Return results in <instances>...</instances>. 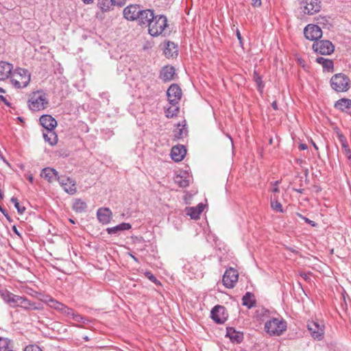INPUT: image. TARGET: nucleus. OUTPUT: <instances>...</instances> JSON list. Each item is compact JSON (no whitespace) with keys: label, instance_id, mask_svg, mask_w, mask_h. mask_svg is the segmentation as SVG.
<instances>
[{"label":"nucleus","instance_id":"obj_8","mask_svg":"<svg viewBox=\"0 0 351 351\" xmlns=\"http://www.w3.org/2000/svg\"><path fill=\"white\" fill-rule=\"evenodd\" d=\"M307 328L315 339L321 340L324 337V328L317 321H308Z\"/></svg>","mask_w":351,"mask_h":351},{"label":"nucleus","instance_id":"obj_16","mask_svg":"<svg viewBox=\"0 0 351 351\" xmlns=\"http://www.w3.org/2000/svg\"><path fill=\"white\" fill-rule=\"evenodd\" d=\"M40 124L47 130H51L57 126L56 120L51 115L45 114L40 118Z\"/></svg>","mask_w":351,"mask_h":351},{"label":"nucleus","instance_id":"obj_41","mask_svg":"<svg viewBox=\"0 0 351 351\" xmlns=\"http://www.w3.org/2000/svg\"><path fill=\"white\" fill-rule=\"evenodd\" d=\"M73 319L77 322V323H82V324H85L86 322L87 321V319L82 317V315H79V314H74L73 317Z\"/></svg>","mask_w":351,"mask_h":351},{"label":"nucleus","instance_id":"obj_39","mask_svg":"<svg viewBox=\"0 0 351 351\" xmlns=\"http://www.w3.org/2000/svg\"><path fill=\"white\" fill-rule=\"evenodd\" d=\"M60 313L67 317H71L72 318L75 314L73 310L71 308H69L66 305H64L63 309L62 310V311Z\"/></svg>","mask_w":351,"mask_h":351},{"label":"nucleus","instance_id":"obj_38","mask_svg":"<svg viewBox=\"0 0 351 351\" xmlns=\"http://www.w3.org/2000/svg\"><path fill=\"white\" fill-rule=\"evenodd\" d=\"M176 49L175 45L173 43L168 42L167 47L165 49V54L167 57H172L173 53H171V49Z\"/></svg>","mask_w":351,"mask_h":351},{"label":"nucleus","instance_id":"obj_3","mask_svg":"<svg viewBox=\"0 0 351 351\" xmlns=\"http://www.w3.org/2000/svg\"><path fill=\"white\" fill-rule=\"evenodd\" d=\"M31 80L29 72L25 69L18 68L11 75V82L16 88L26 87Z\"/></svg>","mask_w":351,"mask_h":351},{"label":"nucleus","instance_id":"obj_25","mask_svg":"<svg viewBox=\"0 0 351 351\" xmlns=\"http://www.w3.org/2000/svg\"><path fill=\"white\" fill-rule=\"evenodd\" d=\"M43 138L51 145H54L58 142V136L53 130H47L46 133H43Z\"/></svg>","mask_w":351,"mask_h":351},{"label":"nucleus","instance_id":"obj_30","mask_svg":"<svg viewBox=\"0 0 351 351\" xmlns=\"http://www.w3.org/2000/svg\"><path fill=\"white\" fill-rule=\"evenodd\" d=\"M47 304L49 305V306H50L51 308H54L57 311H58L59 312H61L62 310L63 309L64 306V304L50 298L47 301Z\"/></svg>","mask_w":351,"mask_h":351},{"label":"nucleus","instance_id":"obj_18","mask_svg":"<svg viewBox=\"0 0 351 351\" xmlns=\"http://www.w3.org/2000/svg\"><path fill=\"white\" fill-rule=\"evenodd\" d=\"M12 69V64L7 62H0V80L8 79L11 75Z\"/></svg>","mask_w":351,"mask_h":351},{"label":"nucleus","instance_id":"obj_15","mask_svg":"<svg viewBox=\"0 0 351 351\" xmlns=\"http://www.w3.org/2000/svg\"><path fill=\"white\" fill-rule=\"evenodd\" d=\"M186 150L184 146L178 145L172 147L171 152V158L176 162H180L182 160L184 156L186 155Z\"/></svg>","mask_w":351,"mask_h":351},{"label":"nucleus","instance_id":"obj_19","mask_svg":"<svg viewBox=\"0 0 351 351\" xmlns=\"http://www.w3.org/2000/svg\"><path fill=\"white\" fill-rule=\"evenodd\" d=\"M98 220L104 224H106L110 221L112 218V212L108 208H101L98 209L97 213Z\"/></svg>","mask_w":351,"mask_h":351},{"label":"nucleus","instance_id":"obj_58","mask_svg":"<svg viewBox=\"0 0 351 351\" xmlns=\"http://www.w3.org/2000/svg\"><path fill=\"white\" fill-rule=\"evenodd\" d=\"M28 178V180H29V181L30 182H32V183L33 182L34 178H33V176H32V175H29V176H28V178Z\"/></svg>","mask_w":351,"mask_h":351},{"label":"nucleus","instance_id":"obj_34","mask_svg":"<svg viewBox=\"0 0 351 351\" xmlns=\"http://www.w3.org/2000/svg\"><path fill=\"white\" fill-rule=\"evenodd\" d=\"M9 344L10 341L8 339L0 337V351L11 350Z\"/></svg>","mask_w":351,"mask_h":351},{"label":"nucleus","instance_id":"obj_6","mask_svg":"<svg viewBox=\"0 0 351 351\" xmlns=\"http://www.w3.org/2000/svg\"><path fill=\"white\" fill-rule=\"evenodd\" d=\"M313 49L322 55H330L334 51L335 47L330 41L322 40L315 41L313 45Z\"/></svg>","mask_w":351,"mask_h":351},{"label":"nucleus","instance_id":"obj_49","mask_svg":"<svg viewBox=\"0 0 351 351\" xmlns=\"http://www.w3.org/2000/svg\"><path fill=\"white\" fill-rule=\"evenodd\" d=\"M337 136L340 143H341V145L347 143L346 137L341 133L337 132Z\"/></svg>","mask_w":351,"mask_h":351},{"label":"nucleus","instance_id":"obj_10","mask_svg":"<svg viewBox=\"0 0 351 351\" xmlns=\"http://www.w3.org/2000/svg\"><path fill=\"white\" fill-rule=\"evenodd\" d=\"M304 34L308 40L316 41L322 37V31L318 25L309 24L304 28Z\"/></svg>","mask_w":351,"mask_h":351},{"label":"nucleus","instance_id":"obj_44","mask_svg":"<svg viewBox=\"0 0 351 351\" xmlns=\"http://www.w3.org/2000/svg\"><path fill=\"white\" fill-rule=\"evenodd\" d=\"M176 182H178L181 187H186L189 186V181L182 180L181 177H177Z\"/></svg>","mask_w":351,"mask_h":351},{"label":"nucleus","instance_id":"obj_7","mask_svg":"<svg viewBox=\"0 0 351 351\" xmlns=\"http://www.w3.org/2000/svg\"><path fill=\"white\" fill-rule=\"evenodd\" d=\"M238 271L232 267L227 269L223 276V283L227 288H233L238 281Z\"/></svg>","mask_w":351,"mask_h":351},{"label":"nucleus","instance_id":"obj_2","mask_svg":"<svg viewBox=\"0 0 351 351\" xmlns=\"http://www.w3.org/2000/svg\"><path fill=\"white\" fill-rule=\"evenodd\" d=\"M29 108L34 111H38L45 109L48 104V99L46 94L42 91L34 92L30 95L29 100Z\"/></svg>","mask_w":351,"mask_h":351},{"label":"nucleus","instance_id":"obj_60","mask_svg":"<svg viewBox=\"0 0 351 351\" xmlns=\"http://www.w3.org/2000/svg\"><path fill=\"white\" fill-rule=\"evenodd\" d=\"M272 192L273 193H278L279 192V189L278 187H274L273 189H272Z\"/></svg>","mask_w":351,"mask_h":351},{"label":"nucleus","instance_id":"obj_4","mask_svg":"<svg viewBox=\"0 0 351 351\" xmlns=\"http://www.w3.org/2000/svg\"><path fill=\"white\" fill-rule=\"evenodd\" d=\"M265 331L270 335H280L287 329V323L280 318H272L265 324Z\"/></svg>","mask_w":351,"mask_h":351},{"label":"nucleus","instance_id":"obj_33","mask_svg":"<svg viewBox=\"0 0 351 351\" xmlns=\"http://www.w3.org/2000/svg\"><path fill=\"white\" fill-rule=\"evenodd\" d=\"M174 137L176 139L182 138L187 134V130L184 128V125L182 128H178L173 131Z\"/></svg>","mask_w":351,"mask_h":351},{"label":"nucleus","instance_id":"obj_54","mask_svg":"<svg viewBox=\"0 0 351 351\" xmlns=\"http://www.w3.org/2000/svg\"><path fill=\"white\" fill-rule=\"evenodd\" d=\"M299 148L301 150H305L307 149V145L306 144H304V143H301L299 145Z\"/></svg>","mask_w":351,"mask_h":351},{"label":"nucleus","instance_id":"obj_48","mask_svg":"<svg viewBox=\"0 0 351 351\" xmlns=\"http://www.w3.org/2000/svg\"><path fill=\"white\" fill-rule=\"evenodd\" d=\"M145 276L149 279L152 282H157V279L156 278V277L149 271H147L145 272Z\"/></svg>","mask_w":351,"mask_h":351},{"label":"nucleus","instance_id":"obj_37","mask_svg":"<svg viewBox=\"0 0 351 351\" xmlns=\"http://www.w3.org/2000/svg\"><path fill=\"white\" fill-rule=\"evenodd\" d=\"M11 202L14 203L15 208L17 209V211L20 214H23L25 211V208L23 206H20L18 199L16 197H13L11 198Z\"/></svg>","mask_w":351,"mask_h":351},{"label":"nucleus","instance_id":"obj_64","mask_svg":"<svg viewBox=\"0 0 351 351\" xmlns=\"http://www.w3.org/2000/svg\"><path fill=\"white\" fill-rule=\"evenodd\" d=\"M132 257L134 260L137 261L136 258L134 256L132 255Z\"/></svg>","mask_w":351,"mask_h":351},{"label":"nucleus","instance_id":"obj_17","mask_svg":"<svg viewBox=\"0 0 351 351\" xmlns=\"http://www.w3.org/2000/svg\"><path fill=\"white\" fill-rule=\"evenodd\" d=\"M306 5L304 8V12L308 14H313L318 12L321 9V5L317 0H306Z\"/></svg>","mask_w":351,"mask_h":351},{"label":"nucleus","instance_id":"obj_53","mask_svg":"<svg viewBox=\"0 0 351 351\" xmlns=\"http://www.w3.org/2000/svg\"><path fill=\"white\" fill-rule=\"evenodd\" d=\"M0 100L2 101L7 106H10L9 102L7 101V99L3 95H0Z\"/></svg>","mask_w":351,"mask_h":351},{"label":"nucleus","instance_id":"obj_50","mask_svg":"<svg viewBox=\"0 0 351 351\" xmlns=\"http://www.w3.org/2000/svg\"><path fill=\"white\" fill-rule=\"evenodd\" d=\"M114 5L121 6L125 3V0H111Z\"/></svg>","mask_w":351,"mask_h":351},{"label":"nucleus","instance_id":"obj_42","mask_svg":"<svg viewBox=\"0 0 351 351\" xmlns=\"http://www.w3.org/2000/svg\"><path fill=\"white\" fill-rule=\"evenodd\" d=\"M24 351H43L39 346L36 345H28L24 349Z\"/></svg>","mask_w":351,"mask_h":351},{"label":"nucleus","instance_id":"obj_63","mask_svg":"<svg viewBox=\"0 0 351 351\" xmlns=\"http://www.w3.org/2000/svg\"><path fill=\"white\" fill-rule=\"evenodd\" d=\"M295 191L300 193H302L303 192V189H296Z\"/></svg>","mask_w":351,"mask_h":351},{"label":"nucleus","instance_id":"obj_29","mask_svg":"<svg viewBox=\"0 0 351 351\" xmlns=\"http://www.w3.org/2000/svg\"><path fill=\"white\" fill-rule=\"evenodd\" d=\"M87 208L86 203L80 199H76L74 201L73 208L77 213L85 212Z\"/></svg>","mask_w":351,"mask_h":351},{"label":"nucleus","instance_id":"obj_23","mask_svg":"<svg viewBox=\"0 0 351 351\" xmlns=\"http://www.w3.org/2000/svg\"><path fill=\"white\" fill-rule=\"evenodd\" d=\"M175 75V69L173 66H164L161 71L160 77L165 82L171 81L173 80Z\"/></svg>","mask_w":351,"mask_h":351},{"label":"nucleus","instance_id":"obj_28","mask_svg":"<svg viewBox=\"0 0 351 351\" xmlns=\"http://www.w3.org/2000/svg\"><path fill=\"white\" fill-rule=\"evenodd\" d=\"M25 310L29 309H39L34 303H32L29 300H28L26 298L22 297L21 298V300L19 302V306Z\"/></svg>","mask_w":351,"mask_h":351},{"label":"nucleus","instance_id":"obj_21","mask_svg":"<svg viewBox=\"0 0 351 351\" xmlns=\"http://www.w3.org/2000/svg\"><path fill=\"white\" fill-rule=\"evenodd\" d=\"M204 209V205L202 203L199 204L195 207H187L185 209L187 215H189L193 219H197L199 218L200 214Z\"/></svg>","mask_w":351,"mask_h":351},{"label":"nucleus","instance_id":"obj_11","mask_svg":"<svg viewBox=\"0 0 351 351\" xmlns=\"http://www.w3.org/2000/svg\"><path fill=\"white\" fill-rule=\"evenodd\" d=\"M58 181L66 193L73 195L76 192L75 182L70 178L62 176Z\"/></svg>","mask_w":351,"mask_h":351},{"label":"nucleus","instance_id":"obj_62","mask_svg":"<svg viewBox=\"0 0 351 351\" xmlns=\"http://www.w3.org/2000/svg\"><path fill=\"white\" fill-rule=\"evenodd\" d=\"M312 144H313L314 148L317 150L318 147H317V145L313 141H312Z\"/></svg>","mask_w":351,"mask_h":351},{"label":"nucleus","instance_id":"obj_40","mask_svg":"<svg viewBox=\"0 0 351 351\" xmlns=\"http://www.w3.org/2000/svg\"><path fill=\"white\" fill-rule=\"evenodd\" d=\"M21 296L14 295L10 302L9 303L10 306L12 308L18 307Z\"/></svg>","mask_w":351,"mask_h":351},{"label":"nucleus","instance_id":"obj_24","mask_svg":"<svg viewBox=\"0 0 351 351\" xmlns=\"http://www.w3.org/2000/svg\"><path fill=\"white\" fill-rule=\"evenodd\" d=\"M131 225L128 223H121L114 227L107 228V232L110 234H118L120 232L130 230Z\"/></svg>","mask_w":351,"mask_h":351},{"label":"nucleus","instance_id":"obj_32","mask_svg":"<svg viewBox=\"0 0 351 351\" xmlns=\"http://www.w3.org/2000/svg\"><path fill=\"white\" fill-rule=\"evenodd\" d=\"M178 112H179V108L178 106H176V105L173 106L171 107H169L165 111L166 117L168 118H172L173 117H176Z\"/></svg>","mask_w":351,"mask_h":351},{"label":"nucleus","instance_id":"obj_43","mask_svg":"<svg viewBox=\"0 0 351 351\" xmlns=\"http://www.w3.org/2000/svg\"><path fill=\"white\" fill-rule=\"evenodd\" d=\"M322 66L326 70L330 71L333 68V62L331 60L327 59L326 61L323 63Z\"/></svg>","mask_w":351,"mask_h":351},{"label":"nucleus","instance_id":"obj_22","mask_svg":"<svg viewBox=\"0 0 351 351\" xmlns=\"http://www.w3.org/2000/svg\"><path fill=\"white\" fill-rule=\"evenodd\" d=\"M335 107L341 111L351 113V99L346 98L339 99L335 103Z\"/></svg>","mask_w":351,"mask_h":351},{"label":"nucleus","instance_id":"obj_35","mask_svg":"<svg viewBox=\"0 0 351 351\" xmlns=\"http://www.w3.org/2000/svg\"><path fill=\"white\" fill-rule=\"evenodd\" d=\"M271 206L275 211L280 213L283 212L282 204L277 200L274 201L272 198H271Z\"/></svg>","mask_w":351,"mask_h":351},{"label":"nucleus","instance_id":"obj_27","mask_svg":"<svg viewBox=\"0 0 351 351\" xmlns=\"http://www.w3.org/2000/svg\"><path fill=\"white\" fill-rule=\"evenodd\" d=\"M227 336H228L232 341H236L237 343H239L243 340V335L237 332L232 328H227Z\"/></svg>","mask_w":351,"mask_h":351},{"label":"nucleus","instance_id":"obj_20","mask_svg":"<svg viewBox=\"0 0 351 351\" xmlns=\"http://www.w3.org/2000/svg\"><path fill=\"white\" fill-rule=\"evenodd\" d=\"M40 176L47 180L49 182L58 180V178L60 177L58 171L50 167L43 169L41 171Z\"/></svg>","mask_w":351,"mask_h":351},{"label":"nucleus","instance_id":"obj_61","mask_svg":"<svg viewBox=\"0 0 351 351\" xmlns=\"http://www.w3.org/2000/svg\"><path fill=\"white\" fill-rule=\"evenodd\" d=\"M237 36L238 39L239 40H241V34H240V32L239 31H237Z\"/></svg>","mask_w":351,"mask_h":351},{"label":"nucleus","instance_id":"obj_55","mask_svg":"<svg viewBox=\"0 0 351 351\" xmlns=\"http://www.w3.org/2000/svg\"><path fill=\"white\" fill-rule=\"evenodd\" d=\"M271 106H272V108H274V110H278V105H277V102H276V101H274L271 103Z\"/></svg>","mask_w":351,"mask_h":351},{"label":"nucleus","instance_id":"obj_14","mask_svg":"<svg viewBox=\"0 0 351 351\" xmlns=\"http://www.w3.org/2000/svg\"><path fill=\"white\" fill-rule=\"evenodd\" d=\"M155 16L154 12L152 10H141L137 21L141 25H145L146 27L149 26V23Z\"/></svg>","mask_w":351,"mask_h":351},{"label":"nucleus","instance_id":"obj_36","mask_svg":"<svg viewBox=\"0 0 351 351\" xmlns=\"http://www.w3.org/2000/svg\"><path fill=\"white\" fill-rule=\"evenodd\" d=\"M1 298L4 300L5 302H6L8 304L10 302L11 300L12 299L13 296H14V294L12 293L5 291H3L1 294Z\"/></svg>","mask_w":351,"mask_h":351},{"label":"nucleus","instance_id":"obj_1","mask_svg":"<svg viewBox=\"0 0 351 351\" xmlns=\"http://www.w3.org/2000/svg\"><path fill=\"white\" fill-rule=\"evenodd\" d=\"M168 26L167 17L164 15H157L149 23L148 32L152 36H158L164 33Z\"/></svg>","mask_w":351,"mask_h":351},{"label":"nucleus","instance_id":"obj_12","mask_svg":"<svg viewBox=\"0 0 351 351\" xmlns=\"http://www.w3.org/2000/svg\"><path fill=\"white\" fill-rule=\"evenodd\" d=\"M141 10L138 5H130L124 8L123 16L129 21L137 20Z\"/></svg>","mask_w":351,"mask_h":351},{"label":"nucleus","instance_id":"obj_5","mask_svg":"<svg viewBox=\"0 0 351 351\" xmlns=\"http://www.w3.org/2000/svg\"><path fill=\"white\" fill-rule=\"evenodd\" d=\"M330 86L337 92H346L350 88V80L345 74L337 73L331 77Z\"/></svg>","mask_w":351,"mask_h":351},{"label":"nucleus","instance_id":"obj_9","mask_svg":"<svg viewBox=\"0 0 351 351\" xmlns=\"http://www.w3.org/2000/svg\"><path fill=\"white\" fill-rule=\"evenodd\" d=\"M168 100L172 106L178 104L181 99L182 90L180 86L176 84H171L167 91Z\"/></svg>","mask_w":351,"mask_h":351},{"label":"nucleus","instance_id":"obj_47","mask_svg":"<svg viewBox=\"0 0 351 351\" xmlns=\"http://www.w3.org/2000/svg\"><path fill=\"white\" fill-rule=\"evenodd\" d=\"M342 147L344 149L345 153L347 155L348 159L351 160V152L348 145V143H345L344 145H342Z\"/></svg>","mask_w":351,"mask_h":351},{"label":"nucleus","instance_id":"obj_45","mask_svg":"<svg viewBox=\"0 0 351 351\" xmlns=\"http://www.w3.org/2000/svg\"><path fill=\"white\" fill-rule=\"evenodd\" d=\"M254 81L256 82L258 88H260L262 86L263 82L261 80V77L256 71L254 72Z\"/></svg>","mask_w":351,"mask_h":351},{"label":"nucleus","instance_id":"obj_57","mask_svg":"<svg viewBox=\"0 0 351 351\" xmlns=\"http://www.w3.org/2000/svg\"><path fill=\"white\" fill-rule=\"evenodd\" d=\"M301 276H302L304 279H305V280H307V279H308V275H307L306 274H305V273L301 274Z\"/></svg>","mask_w":351,"mask_h":351},{"label":"nucleus","instance_id":"obj_26","mask_svg":"<svg viewBox=\"0 0 351 351\" xmlns=\"http://www.w3.org/2000/svg\"><path fill=\"white\" fill-rule=\"evenodd\" d=\"M243 305L246 306L248 308H252L254 306L256 300L254 295L250 292H247L242 298Z\"/></svg>","mask_w":351,"mask_h":351},{"label":"nucleus","instance_id":"obj_51","mask_svg":"<svg viewBox=\"0 0 351 351\" xmlns=\"http://www.w3.org/2000/svg\"><path fill=\"white\" fill-rule=\"evenodd\" d=\"M252 5L255 7H258L261 5V0H252Z\"/></svg>","mask_w":351,"mask_h":351},{"label":"nucleus","instance_id":"obj_52","mask_svg":"<svg viewBox=\"0 0 351 351\" xmlns=\"http://www.w3.org/2000/svg\"><path fill=\"white\" fill-rule=\"evenodd\" d=\"M326 60H327V59H326V58H322V57H319V58H317L316 59V61H317L318 63H319V64H321L322 65V64H323V63H324V62H326Z\"/></svg>","mask_w":351,"mask_h":351},{"label":"nucleus","instance_id":"obj_31","mask_svg":"<svg viewBox=\"0 0 351 351\" xmlns=\"http://www.w3.org/2000/svg\"><path fill=\"white\" fill-rule=\"evenodd\" d=\"M112 5L111 0H99L97 3L98 7L104 12L109 10Z\"/></svg>","mask_w":351,"mask_h":351},{"label":"nucleus","instance_id":"obj_13","mask_svg":"<svg viewBox=\"0 0 351 351\" xmlns=\"http://www.w3.org/2000/svg\"><path fill=\"white\" fill-rule=\"evenodd\" d=\"M211 317L217 324H223L226 320L225 308L221 306H216L211 311Z\"/></svg>","mask_w":351,"mask_h":351},{"label":"nucleus","instance_id":"obj_46","mask_svg":"<svg viewBox=\"0 0 351 351\" xmlns=\"http://www.w3.org/2000/svg\"><path fill=\"white\" fill-rule=\"evenodd\" d=\"M298 215L299 217H300L301 219H304L305 221V222H306L307 223L310 224L311 226L313 227H315L316 226V223L315 221L302 216L301 214H299L298 213L297 214Z\"/></svg>","mask_w":351,"mask_h":351},{"label":"nucleus","instance_id":"obj_59","mask_svg":"<svg viewBox=\"0 0 351 351\" xmlns=\"http://www.w3.org/2000/svg\"><path fill=\"white\" fill-rule=\"evenodd\" d=\"M94 0H82V1L85 3H93Z\"/></svg>","mask_w":351,"mask_h":351},{"label":"nucleus","instance_id":"obj_56","mask_svg":"<svg viewBox=\"0 0 351 351\" xmlns=\"http://www.w3.org/2000/svg\"><path fill=\"white\" fill-rule=\"evenodd\" d=\"M12 230H13V231H14V232L17 235H19V237H21V234H20V233L19 232V231H18V230H17V228H16V227L15 226H14L12 227Z\"/></svg>","mask_w":351,"mask_h":351}]
</instances>
